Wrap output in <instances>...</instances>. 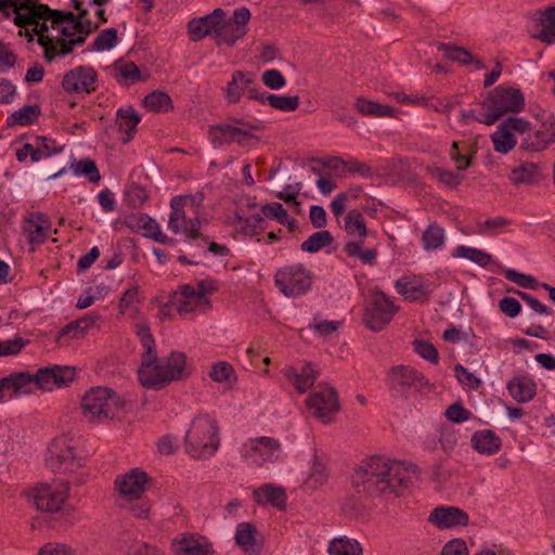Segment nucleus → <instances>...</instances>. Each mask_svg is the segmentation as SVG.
<instances>
[{"instance_id": "obj_1", "label": "nucleus", "mask_w": 555, "mask_h": 555, "mask_svg": "<svg viewBox=\"0 0 555 555\" xmlns=\"http://www.w3.org/2000/svg\"><path fill=\"white\" fill-rule=\"evenodd\" d=\"M411 474L418 475L414 464L405 466L380 455H374L354 469L352 485L358 493L377 496L385 493L399 494L412 483Z\"/></svg>"}, {"instance_id": "obj_2", "label": "nucleus", "mask_w": 555, "mask_h": 555, "mask_svg": "<svg viewBox=\"0 0 555 555\" xmlns=\"http://www.w3.org/2000/svg\"><path fill=\"white\" fill-rule=\"evenodd\" d=\"M219 427L207 414L195 416L185 436L186 452L202 459L212 455L219 447Z\"/></svg>"}, {"instance_id": "obj_3", "label": "nucleus", "mask_w": 555, "mask_h": 555, "mask_svg": "<svg viewBox=\"0 0 555 555\" xmlns=\"http://www.w3.org/2000/svg\"><path fill=\"white\" fill-rule=\"evenodd\" d=\"M125 400L106 387L91 388L81 400V412L90 423H103L118 417Z\"/></svg>"}, {"instance_id": "obj_4", "label": "nucleus", "mask_w": 555, "mask_h": 555, "mask_svg": "<svg viewBox=\"0 0 555 555\" xmlns=\"http://www.w3.org/2000/svg\"><path fill=\"white\" fill-rule=\"evenodd\" d=\"M481 106L487 109L485 125H493L505 114L520 112L525 106V98L517 88L498 86L489 92Z\"/></svg>"}, {"instance_id": "obj_5", "label": "nucleus", "mask_w": 555, "mask_h": 555, "mask_svg": "<svg viewBox=\"0 0 555 555\" xmlns=\"http://www.w3.org/2000/svg\"><path fill=\"white\" fill-rule=\"evenodd\" d=\"M390 391L396 397L408 398L411 391H421L428 386V379L410 365H393L387 372Z\"/></svg>"}, {"instance_id": "obj_6", "label": "nucleus", "mask_w": 555, "mask_h": 555, "mask_svg": "<svg viewBox=\"0 0 555 555\" xmlns=\"http://www.w3.org/2000/svg\"><path fill=\"white\" fill-rule=\"evenodd\" d=\"M48 452L47 466L54 474L70 475L82 467V459L77 456L70 441L65 437L54 439Z\"/></svg>"}, {"instance_id": "obj_7", "label": "nucleus", "mask_w": 555, "mask_h": 555, "mask_svg": "<svg viewBox=\"0 0 555 555\" xmlns=\"http://www.w3.org/2000/svg\"><path fill=\"white\" fill-rule=\"evenodd\" d=\"M312 275L302 264H292L279 269L274 283L286 297H297L307 293L311 287Z\"/></svg>"}, {"instance_id": "obj_8", "label": "nucleus", "mask_w": 555, "mask_h": 555, "mask_svg": "<svg viewBox=\"0 0 555 555\" xmlns=\"http://www.w3.org/2000/svg\"><path fill=\"white\" fill-rule=\"evenodd\" d=\"M398 307L383 292L377 291L372 295L370 305L366 307L363 322L374 332L382 331L397 313Z\"/></svg>"}, {"instance_id": "obj_9", "label": "nucleus", "mask_w": 555, "mask_h": 555, "mask_svg": "<svg viewBox=\"0 0 555 555\" xmlns=\"http://www.w3.org/2000/svg\"><path fill=\"white\" fill-rule=\"evenodd\" d=\"M69 482L82 485L85 479L79 476L74 480L62 482L55 488H52L51 486H42L35 489L33 492V501L37 509L44 513L57 512L67 500Z\"/></svg>"}, {"instance_id": "obj_10", "label": "nucleus", "mask_w": 555, "mask_h": 555, "mask_svg": "<svg viewBox=\"0 0 555 555\" xmlns=\"http://www.w3.org/2000/svg\"><path fill=\"white\" fill-rule=\"evenodd\" d=\"M185 364V353L172 351L166 359L165 364H158L145 388L158 390L172 380L182 379L188 375Z\"/></svg>"}, {"instance_id": "obj_11", "label": "nucleus", "mask_w": 555, "mask_h": 555, "mask_svg": "<svg viewBox=\"0 0 555 555\" xmlns=\"http://www.w3.org/2000/svg\"><path fill=\"white\" fill-rule=\"evenodd\" d=\"M250 11L247 8H240L234 10L230 18L222 17L217 46L224 43L233 47L237 40L243 39L248 33L247 24L250 21Z\"/></svg>"}, {"instance_id": "obj_12", "label": "nucleus", "mask_w": 555, "mask_h": 555, "mask_svg": "<svg viewBox=\"0 0 555 555\" xmlns=\"http://www.w3.org/2000/svg\"><path fill=\"white\" fill-rule=\"evenodd\" d=\"M307 405L323 423H330L332 415L340 408L336 389L327 385H319L318 389L308 397Z\"/></svg>"}, {"instance_id": "obj_13", "label": "nucleus", "mask_w": 555, "mask_h": 555, "mask_svg": "<svg viewBox=\"0 0 555 555\" xmlns=\"http://www.w3.org/2000/svg\"><path fill=\"white\" fill-rule=\"evenodd\" d=\"M98 73L88 65L68 70L62 79V88L68 94H90L96 90Z\"/></svg>"}, {"instance_id": "obj_14", "label": "nucleus", "mask_w": 555, "mask_h": 555, "mask_svg": "<svg viewBox=\"0 0 555 555\" xmlns=\"http://www.w3.org/2000/svg\"><path fill=\"white\" fill-rule=\"evenodd\" d=\"M137 335L140 338L143 347L141 366L139 367L138 375L143 387L151 382V377L158 366V357L156 353V344L153 335L146 324L137 325Z\"/></svg>"}, {"instance_id": "obj_15", "label": "nucleus", "mask_w": 555, "mask_h": 555, "mask_svg": "<svg viewBox=\"0 0 555 555\" xmlns=\"http://www.w3.org/2000/svg\"><path fill=\"white\" fill-rule=\"evenodd\" d=\"M555 141V117L553 114L543 115L539 128L529 129L521 139L520 149L527 152H541Z\"/></svg>"}, {"instance_id": "obj_16", "label": "nucleus", "mask_w": 555, "mask_h": 555, "mask_svg": "<svg viewBox=\"0 0 555 555\" xmlns=\"http://www.w3.org/2000/svg\"><path fill=\"white\" fill-rule=\"evenodd\" d=\"M75 369L72 366L51 365L40 367L36 374H30L31 386L50 390L53 386L62 387L73 382Z\"/></svg>"}, {"instance_id": "obj_17", "label": "nucleus", "mask_w": 555, "mask_h": 555, "mask_svg": "<svg viewBox=\"0 0 555 555\" xmlns=\"http://www.w3.org/2000/svg\"><path fill=\"white\" fill-rule=\"evenodd\" d=\"M224 16H227L224 10L217 8L203 17L193 18L188 24L190 39L196 42L207 36H214L215 42L217 43L221 18Z\"/></svg>"}, {"instance_id": "obj_18", "label": "nucleus", "mask_w": 555, "mask_h": 555, "mask_svg": "<svg viewBox=\"0 0 555 555\" xmlns=\"http://www.w3.org/2000/svg\"><path fill=\"white\" fill-rule=\"evenodd\" d=\"M126 225L135 232H141L144 236L164 244L173 245L176 240L164 234L155 219L145 214H132L125 220Z\"/></svg>"}, {"instance_id": "obj_19", "label": "nucleus", "mask_w": 555, "mask_h": 555, "mask_svg": "<svg viewBox=\"0 0 555 555\" xmlns=\"http://www.w3.org/2000/svg\"><path fill=\"white\" fill-rule=\"evenodd\" d=\"M149 476L145 472L139 468H133L129 473L118 476L115 480V488L127 501L140 499L145 491V486Z\"/></svg>"}, {"instance_id": "obj_20", "label": "nucleus", "mask_w": 555, "mask_h": 555, "mask_svg": "<svg viewBox=\"0 0 555 555\" xmlns=\"http://www.w3.org/2000/svg\"><path fill=\"white\" fill-rule=\"evenodd\" d=\"M175 555H214L212 544L204 535L189 532L180 534L171 543Z\"/></svg>"}, {"instance_id": "obj_21", "label": "nucleus", "mask_w": 555, "mask_h": 555, "mask_svg": "<svg viewBox=\"0 0 555 555\" xmlns=\"http://www.w3.org/2000/svg\"><path fill=\"white\" fill-rule=\"evenodd\" d=\"M14 16V24L20 28H25L33 24H38V21H47V13H50V8L47 4H36L30 0L14 1L12 2Z\"/></svg>"}, {"instance_id": "obj_22", "label": "nucleus", "mask_w": 555, "mask_h": 555, "mask_svg": "<svg viewBox=\"0 0 555 555\" xmlns=\"http://www.w3.org/2000/svg\"><path fill=\"white\" fill-rule=\"evenodd\" d=\"M242 452L260 466L268 461L278 460L280 443L270 437H259L253 440L249 447L245 446Z\"/></svg>"}, {"instance_id": "obj_23", "label": "nucleus", "mask_w": 555, "mask_h": 555, "mask_svg": "<svg viewBox=\"0 0 555 555\" xmlns=\"http://www.w3.org/2000/svg\"><path fill=\"white\" fill-rule=\"evenodd\" d=\"M428 521L440 529L466 526L469 521L468 514L455 506H438L429 515Z\"/></svg>"}, {"instance_id": "obj_24", "label": "nucleus", "mask_w": 555, "mask_h": 555, "mask_svg": "<svg viewBox=\"0 0 555 555\" xmlns=\"http://www.w3.org/2000/svg\"><path fill=\"white\" fill-rule=\"evenodd\" d=\"M99 319V315H85L78 320L69 322L60 330L56 336V341L64 345L67 344L69 339L83 338Z\"/></svg>"}, {"instance_id": "obj_25", "label": "nucleus", "mask_w": 555, "mask_h": 555, "mask_svg": "<svg viewBox=\"0 0 555 555\" xmlns=\"http://www.w3.org/2000/svg\"><path fill=\"white\" fill-rule=\"evenodd\" d=\"M283 373L300 393L306 392L319 376V371L309 362L301 367L300 372L293 366H287L283 370Z\"/></svg>"}, {"instance_id": "obj_26", "label": "nucleus", "mask_w": 555, "mask_h": 555, "mask_svg": "<svg viewBox=\"0 0 555 555\" xmlns=\"http://www.w3.org/2000/svg\"><path fill=\"white\" fill-rule=\"evenodd\" d=\"M255 81L256 75L254 73L242 70L233 72L231 80L227 86V100L230 103H237L245 92L249 94V88H253L251 85Z\"/></svg>"}, {"instance_id": "obj_27", "label": "nucleus", "mask_w": 555, "mask_h": 555, "mask_svg": "<svg viewBox=\"0 0 555 555\" xmlns=\"http://www.w3.org/2000/svg\"><path fill=\"white\" fill-rule=\"evenodd\" d=\"M509 395L519 403L531 401L537 395V383L528 375L515 376L506 385Z\"/></svg>"}, {"instance_id": "obj_28", "label": "nucleus", "mask_w": 555, "mask_h": 555, "mask_svg": "<svg viewBox=\"0 0 555 555\" xmlns=\"http://www.w3.org/2000/svg\"><path fill=\"white\" fill-rule=\"evenodd\" d=\"M257 529L251 522H241L236 527L235 543L248 555H257L262 544L256 538Z\"/></svg>"}, {"instance_id": "obj_29", "label": "nucleus", "mask_w": 555, "mask_h": 555, "mask_svg": "<svg viewBox=\"0 0 555 555\" xmlns=\"http://www.w3.org/2000/svg\"><path fill=\"white\" fill-rule=\"evenodd\" d=\"M254 499L258 504L270 503L280 511L286 508V494L283 488L274 485H264L254 490Z\"/></svg>"}, {"instance_id": "obj_30", "label": "nucleus", "mask_w": 555, "mask_h": 555, "mask_svg": "<svg viewBox=\"0 0 555 555\" xmlns=\"http://www.w3.org/2000/svg\"><path fill=\"white\" fill-rule=\"evenodd\" d=\"M477 153V143L469 141H455L450 151V157L456 164L457 170H465L473 164Z\"/></svg>"}, {"instance_id": "obj_31", "label": "nucleus", "mask_w": 555, "mask_h": 555, "mask_svg": "<svg viewBox=\"0 0 555 555\" xmlns=\"http://www.w3.org/2000/svg\"><path fill=\"white\" fill-rule=\"evenodd\" d=\"M470 442L477 452L487 455L498 453L502 446L499 436L490 429L476 431L473 435Z\"/></svg>"}, {"instance_id": "obj_32", "label": "nucleus", "mask_w": 555, "mask_h": 555, "mask_svg": "<svg viewBox=\"0 0 555 555\" xmlns=\"http://www.w3.org/2000/svg\"><path fill=\"white\" fill-rule=\"evenodd\" d=\"M537 27L539 31L533 34V38L547 44L555 43V7H548L539 13Z\"/></svg>"}, {"instance_id": "obj_33", "label": "nucleus", "mask_w": 555, "mask_h": 555, "mask_svg": "<svg viewBox=\"0 0 555 555\" xmlns=\"http://www.w3.org/2000/svg\"><path fill=\"white\" fill-rule=\"evenodd\" d=\"M140 115L134 111L132 106L121 107L116 113V122L120 131L127 133L125 142H129L137 131V126L140 122Z\"/></svg>"}, {"instance_id": "obj_34", "label": "nucleus", "mask_w": 555, "mask_h": 555, "mask_svg": "<svg viewBox=\"0 0 555 555\" xmlns=\"http://www.w3.org/2000/svg\"><path fill=\"white\" fill-rule=\"evenodd\" d=\"M395 287L409 301L428 300L430 293L425 285L414 284L406 278L398 280Z\"/></svg>"}, {"instance_id": "obj_35", "label": "nucleus", "mask_w": 555, "mask_h": 555, "mask_svg": "<svg viewBox=\"0 0 555 555\" xmlns=\"http://www.w3.org/2000/svg\"><path fill=\"white\" fill-rule=\"evenodd\" d=\"M354 106L364 116L387 117L392 116L395 112V108L389 105H383L362 96L356 100Z\"/></svg>"}, {"instance_id": "obj_36", "label": "nucleus", "mask_w": 555, "mask_h": 555, "mask_svg": "<svg viewBox=\"0 0 555 555\" xmlns=\"http://www.w3.org/2000/svg\"><path fill=\"white\" fill-rule=\"evenodd\" d=\"M452 256L454 258L469 259L470 261L477 263L478 266H480L482 268H486L489 264L493 263V257L490 254H488L481 249L474 248V247H467L464 245L457 246L453 250Z\"/></svg>"}, {"instance_id": "obj_37", "label": "nucleus", "mask_w": 555, "mask_h": 555, "mask_svg": "<svg viewBox=\"0 0 555 555\" xmlns=\"http://www.w3.org/2000/svg\"><path fill=\"white\" fill-rule=\"evenodd\" d=\"M46 22L40 23L38 21V24H33L35 26L34 33L38 35V43L44 49V59L52 62L56 57V47L59 44L57 39L53 40L47 35L49 27Z\"/></svg>"}, {"instance_id": "obj_38", "label": "nucleus", "mask_w": 555, "mask_h": 555, "mask_svg": "<svg viewBox=\"0 0 555 555\" xmlns=\"http://www.w3.org/2000/svg\"><path fill=\"white\" fill-rule=\"evenodd\" d=\"M33 143L35 147L33 163H37L63 151V146L59 145L55 140L47 137H36Z\"/></svg>"}, {"instance_id": "obj_39", "label": "nucleus", "mask_w": 555, "mask_h": 555, "mask_svg": "<svg viewBox=\"0 0 555 555\" xmlns=\"http://www.w3.org/2000/svg\"><path fill=\"white\" fill-rule=\"evenodd\" d=\"M2 379H8L5 390L11 391V396L20 393H30L33 390L30 374L28 372L13 373Z\"/></svg>"}, {"instance_id": "obj_40", "label": "nucleus", "mask_w": 555, "mask_h": 555, "mask_svg": "<svg viewBox=\"0 0 555 555\" xmlns=\"http://www.w3.org/2000/svg\"><path fill=\"white\" fill-rule=\"evenodd\" d=\"M538 178V165L531 162H525L520 166L513 168L509 176V179L514 184L533 183Z\"/></svg>"}, {"instance_id": "obj_41", "label": "nucleus", "mask_w": 555, "mask_h": 555, "mask_svg": "<svg viewBox=\"0 0 555 555\" xmlns=\"http://www.w3.org/2000/svg\"><path fill=\"white\" fill-rule=\"evenodd\" d=\"M334 242V237L327 230H322L311 234L302 244L300 249L302 251L314 254L322 248L330 246Z\"/></svg>"}, {"instance_id": "obj_42", "label": "nucleus", "mask_w": 555, "mask_h": 555, "mask_svg": "<svg viewBox=\"0 0 555 555\" xmlns=\"http://www.w3.org/2000/svg\"><path fill=\"white\" fill-rule=\"evenodd\" d=\"M143 106L156 113H167L173 108L170 96L162 91H153L143 99Z\"/></svg>"}, {"instance_id": "obj_43", "label": "nucleus", "mask_w": 555, "mask_h": 555, "mask_svg": "<svg viewBox=\"0 0 555 555\" xmlns=\"http://www.w3.org/2000/svg\"><path fill=\"white\" fill-rule=\"evenodd\" d=\"M362 547L357 540L346 537L334 539L328 546L331 555H362Z\"/></svg>"}, {"instance_id": "obj_44", "label": "nucleus", "mask_w": 555, "mask_h": 555, "mask_svg": "<svg viewBox=\"0 0 555 555\" xmlns=\"http://www.w3.org/2000/svg\"><path fill=\"white\" fill-rule=\"evenodd\" d=\"M40 115V108L37 105H25L11 114L7 120L8 126H28L36 121Z\"/></svg>"}, {"instance_id": "obj_45", "label": "nucleus", "mask_w": 555, "mask_h": 555, "mask_svg": "<svg viewBox=\"0 0 555 555\" xmlns=\"http://www.w3.org/2000/svg\"><path fill=\"white\" fill-rule=\"evenodd\" d=\"M345 231L349 235H358L364 238L367 235L366 224L363 215L357 210L351 209L345 217Z\"/></svg>"}, {"instance_id": "obj_46", "label": "nucleus", "mask_w": 555, "mask_h": 555, "mask_svg": "<svg viewBox=\"0 0 555 555\" xmlns=\"http://www.w3.org/2000/svg\"><path fill=\"white\" fill-rule=\"evenodd\" d=\"M171 214L168 220V229L175 234L181 232L185 223V212L183 210V199L181 197H172L170 201Z\"/></svg>"}, {"instance_id": "obj_47", "label": "nucleus", "mask_w": 555, "mask_h": 555, "mask_svg": "<svg viewBox=\"0 0 555 555\" xmlns=\"http://www.w3.org/2000/svg\"><path fill=\"white\" fill-rule=\"evenodd\" d=\"M494 151L501 154H506L514 149L517 141L513 133H511L502 125L499 126L498 130L491 135Z\"/></svg>"}, {"instance_id": "obj_48", "label": "nucleus", "mask_w": 555, "mask_h": 555, "mask_svg": "<svg viewBox=\"0 0 555 555\" xmlns=\"http://www.w3.org/2000/svg\"><path fill=\"white\" fill-rule=\"evenodd\" d=\"M438 50L443 52L446 59L457 62L462 65H468L473 62L474 55L468 52L465 48L449 44V43H439Z\"/></svg>"}, {"instance_id": "obj_49", "label": "nucleus", "mask_w": 555, "mask_h": 555, "mask_svg": "<svg viewBox=\"0 0 555 555\" xmlns=\"http://www.w3.org/2000/svg\"><path fill=\"white\" fill-rule=\"evenodd\" d=\"M70 169L76 177L86 176L93 183L99 182L101 179L96 164L91 158H82L72 163Z\"/></svg>"}, {"instance_id": "obj_50", "label": "nucleus", "mask_w": 555, "mask_h": 555, "mask_svg": "<svg viewBox=\"0 0 555 555\" xmlns=\"http://www.w3.org/2000/svg\"><path fill=\"white\" fill-rule=\"evenodd\" d=\"M422 243L425 250H436L444 243V231L437 224H430L423 233Z\"/></svg>"}, {"instance_id": "obj_51", "label": "nucleus", "mask_w": 555, "mask_h": 555, "mask_svg": "<svg viewBox=\"0 0 555 555\" xmlns=\"http://www.w3.org/2000/svg\"><path fill=\"white\" fill-rule=\"evenodd\" d=\"M209 377L216 383L233 384L236 380L235 371L228 362L220 361L212 364Z\"/></svg>"}, {"instance_id": "obj_52", "label": "nucleus", "mask_w": 555, "mask_h": 555, "mask_svg": "<svg viewBox=\"0 0 555 555\" xmlns=\"http://www.w3.org/2000/svg\"><path fill=\"white\" fill-rule=\"evenodd\" d=\"M236 126L233 121L232 124H219L214 125L209 129V134L214 144L222 145L232 143L234 139L233 132L236 130Z\"/></svg>"}, {"instance_id": "obj_53", "label": "nucleus", "mask_w": 555, "mask_h": 555, "mask_svg": "<svg viewBox=\"0 0 555 555\" xmlns=\"http://www.w3.org/2000/svg\"><path fill=\"white\" fill-rule=\"evenodd\" d=\"M240 225V232L244 235L255 236L263 229L264 218L260 215H251L248 217H236Z\"/></svg>"}, {"instance_id": "obj_54", "label": "nucleus", "mask_w": 555, "mask_h": 555, "mask_svg": "<svg viewBox=\"0 0 555 555\" xmlns=\"http://www.w3.org/2000/svg\"><path fill=\"white\" fill-rule=\"evenodd\" d=\"M363 242L362 241H351L348 242L344 250L349 257L359 258L363 263L372 264L376 257L377 251L375 248L366 249L364 251L361 250Z\"/></svg>"}, {"instance_id": "obj_55", "label": "nucleus", "mask_w": 555, "mask_h": 555, "mask_svg": "<svg viewBox=\"0 0 555 555\" xmlns=\"http://www.w3.org/2000/svg\"><path fill=\"white\" fill-rule=\"evenodd\" d=\"M268 104L275 109L282 112H294L299 106V96H286V95H278V94H268L267 95Z\"/></svg>"}, {"instance_id": "obj_56", "label": "nucleus", "mask_w": 555, "mask_h": 555, "mask_svg": "<svg viewBox=\"0 0 555 555\" xmlns=\"http://www.w3.org/2000/svg\"><path fill=\"white\" fill-rule=\"evenodd\" d=\"M198 308H210V299L198 298V293L196 292V296H191L188 298H180L178 302H176V310L180 315L194 312Z\"/></svg>"}, {"instance_id": "obj_57", "label": "nucleus", "mask_w": 555, "mask_h": 555, "mask_svg": "<svg viewBox=\"0 0 555 555\" xmlns=\"http://www.w3.org/2000/svg\"><path fill=\"white\" fill-rule=\"evenodd\" d=\"M232 121L237 125L232 139H234L233 142L240 145H246L247 139L255 138L251 131L260 129L257 124L248 122L244 119L233 118Z\"/></svg>"}, {"instance_id": "obj_58", "label": "nucleus", "mask_w": 555, "mask_h": 555, "mask_svg": "<svg viewBox=\"0 0 555 555\" xmlns=\"http://www.w3.org/2000/svg\"><path fill=\"white\" fill-rule=\"evenodd\" d=\"M117 30L115 28H106L102 30L92 43L90 51L109 50L117 43Z\"/></svg>"}, {"instance_id": "obj_59", "label": "nucleus", "mask_w": 555, "mask_h": 555, "mask_svg": "<svg viewBox=\"0 0 555 555\" xmlns=\"http://www.w3.org/2000/svg\"><path fill=\"white\" fill-rule=\"evenodd\" d=\"M50 17H47V21L51 22L52 28H56L62 25H72L77 26V21H79V16L72 12H63L60 10L50 9V13H47Z\"/></svg>"}, {"instance_id": "obj_60", "label": "nucleus", "mask_w": 555, "mask_h": 555, "mask_svg": "<svg viewBox=\"0 0 555 555\" xmlns=\"http://www.w3.org/2000/svg\"><path fill=\"white\" fill-rule=\"evenodd\" d=\"M327 480V473L322 465L318 457L314 459L313 465L311 467V470L309 473V476L306 480V483L311 488H318L324 485Z\"/></svg>"}, {"instance_id": "obj_61", "label": "nucleus", "mask_w": 555, "mask_h": 555, "mask_svg": "<svg viewBox=\"0 0 555 555\" xmlns=\"http://www.w3.org/2000/svg\"><path fill=\"white\" fill-rule=\"evenodd\" d=\"M129 206L139 208L149 199L147 191L139 184L131 185L126 193Z\"/></svg>"}, {"instance_id": "obj_62", "label": "nucleus", "mask_w": 555, "mask_h": 555, "mask_svg": "<svg viewBox=\"0 0 555 555\" xmlns=\"http://www.w3.org/2000/svg\"><path fill=\"white\" fill-rule=\"evenodd\" d=\"M511 221L504 217H495L478 224V232L486 235H495L501 229L507 227Z\"/></svg>"}, {"instance_id": "obj_63", "label": "nucleus", "mask_w": 555, "mask_h": 555, "mask_svg": "<svg viewBox=\"0 0 555 555\" xmlns=\"http://www.w3.org/2000/svg\"><path fill=\"white\" fill-rule=\"evenodd\" d=\"M433 176L449 188H456L464 179L463 176L436 167L431 170Z\"/></svg>"}, {"instance_id": "obj_64", "label": "nucleus", "mask_w": 555, "mask_h": 555, "mask_svg": "<svg viewBox=\"0 0 555 555\" xmlns=\"http://www.w3.org/2000/svg\"><path fill=\"white\" fill-rule=\"evenodd\" d=\"M505 278L524 288L534 289L539 285L538 281L533 276L519 273L513 269L506 270Z\"/></svg>"}]
</instances>
